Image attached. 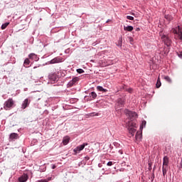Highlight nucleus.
Wrapping results in <instances>:
<instances>
[{
    "label": "nucleus",
    "mask_w": 182,
    "mask_h": 182,
    "mask_svg": "<svg viewBox=\"0 0 182 182\" xmlns=\"http://www.w3.org/2000/svg\"><path fill=\"white\" fill-rule=\"evenodd\" d=\"M18 137V134L11 133V134H10L9 139H10V140H14V139H17Z\"/></svg>",
    "instance_id": "nucleus-12"
},
{
    "label": "nucleus",
    "mask_w": 182,
    "mask_h": 182,
    "mask_svg": "<svg viewBox=\"0 0 182 182\" xmlns=\"http://www.w3.org/2000/svg\"><path fill=\"white\" fill-rule=\"evenodd\" d=\"M134 28L132 26H124V30L127 31L129 32H132L133 31Z\"/></svg>",
    "instance_id": "nucleus-16"
},
{
    "label": "nucleus",
    "mask_w": 182,
    "mask_h": 182,
    "mask_svg": "<svg viewBox=\"0 0 182 182\" xmlns=\"http://www.w3.org/2000/svg\"><path fill=\"white\" fill-rule=\"evenodd\" d=\"M127 92H129V93H132V88H128Z\"/></svg>",
    "instance_id": "nucleus-35"
},
{
    "label": "nucleus",
    "mask_w": 182,
    "mask_h": 182,
    "mask_svg": "<svg viewBox=\"0 0 182 182\" xmlns=\"http://www.w3.org/2000/svg\"><path fill=\"white\" fill-rule=\"evenodd\" d=\"M56 168V166L55 165H53L52 166V169H55Z\"/></svg>",
    "instance_id": "nucleus-38"
},
{
    "label": "nucleus",
    "mask_w": 182,
    "mask_h": 182,
    "mask_svg": "<svg viewBox=\"0 0 182 182\" xmlns=\"http://www.w3.org/2000/svg\"><path fill=\"white\" fill-rule=\"evenodd\" d=\"M29 106L28 100L26 99L24 101H23V103L21 105V109H25Z\"/></svg>",
    "instance_id": "nucleus-10"
},
{
    "label": "nucleus",
    "mask_w": 182,
    "mask_h": 182,
    "mask_svg": "<svg viewBox=\"0 0 182 182\" xmlns=\"http://www.w3.org/2000/svg\"><path fill=\"white\" fill-rule=\"evenodd\" d=\"M70 141V137L68 136H66L63 138V141H62L65 146H66Z\"/></svg>",
    "instance_id": "nucleus-14"
},
{
    "label": "nucleus",
    "mask_w": 182,
    "mask_h": 182,
    "mask_svg": "<svg viewBox=\"0 0 182 182\" xmlns=\"http://www.w3.org/2000/svg\"><path fill=\"white\" fill-rule=\"evenodd\" d=\"M124 113L126 116H127L130 119V121L126 123V127H127L129 134L131 135V136H134V134L136 132V128L138 125L136 122L133 121L138 117V115L136 112H133L132 111H130L129 109H125Z\"/></svg>",
    "instance_id": "nucleus-1"
},
{
    "label": "nucleus",
    "mask_w": 182,
    "mask_h": 182,
    "mask_svg": "<svg viewBox=\"0 0 182 182\" xmlns=\"http://www.w3.org/2000/svg\"><path fill=\"white\" fill-rule=\"evenodd\" d=\"M63 62V58L60 57H56L53 60H51L50 61V64H56V63H60Z\"/></svg>",
    "instance_id": "nucleus-7"
},
{
    "label": "nucleus",
    "mask_w": 182,
    "mask_h": 182,
    "mask_svg": "<svg viewBox=\"0 0 182 182\" xmlns=\"http://www.w3.org/2000/svg\"><path fill=\"white\" fill-rule=\"evenodd\" d=\"M154 178H155V177H154V174H153V176L151 177V178H152V181H153Z\"/></svg>",
    "instance_id": "nucleus-41"
},
{
    "label": "nucleus",
    "mask_w": 182,
    "mask_h": 182,
    "mask_svg": "<svg viewBox=\"0 0 182 182\" xmlns=\"http://www.w3.org/2000/svg\"><path fill=\"white\" fill-rule=\"evenodd\" d=\"M140 30V28H138L137 31Z\"/></svg>",
    "instance_id": "nucleus-43"
},
{
    "label": "nucleus",
    "mask_w": 182,
    "mask_h": 182,
    "mask_svg": "<svg viewBox=\"0 0 182 182\" xmlns=\"http://www.w3.org/2000/svg\"><path fill=\"white\" fill-rule=\"evenodd\" d=\"M30 64V60L28 58L25 59L23 65L24 67L27 68Z\"/></svg>",
    "instance_id": "nucleus-20"
},
{
    "label": "nucleus",
    "mask_w": 182,
    "mask_h": 182,
    "mask_svg": "<svg viewBox=\"0 0 182 182\" xmlns=\"http://www.w3.org/2000/svg\"><path fill=\"white\" fill-rule=\"evenodd\" d=\"M161 80H160V77H158L156 87L159 88V87H161Z\"/></svg>",
    "instance_id": "nucleus-24"
},
{
    "label": "nucleus",
    "mask_w": 182,
    "mask_h": 182,
    "mask_svg": "<svg viewBox=\"0 0 182 182\" xmlns=\"http://www.w3.org/2000/svg\"><path fill=\"white\" fill-rule=\"evenodd\" d=\"M99 116H100V114L98 112L97 113L92 112V113L87 114V117H99Z\"/></svg>",
    "instance_id": "nucleus-15"
},
{
    "label": "nucleus",
    "mask_w": 182,
    "mask_h": 182,
    "mask_svg": "<svg viewBox=\"0 0 182 182\" xmlns=\"http://www.w3.org/2000/svg\"><path fill=\"white\" fill-rule=\"evenodd\" d=\"M167 170L168 166H163L162 167V171H163V176H165L167 174Z\"/></svg>",
    "instance_id": "nucleus-18"
},
{
    "label": "nucleus",
    "mask_w": 182,
    "mask_h": 182,
    "mask_svg": "<svg viewBox=\"0 0 182 182\" xmlns=\"http://www.w3.org/2000/svg\"><path fill=\"white\" fill-rule=\"evenodd\" d=\"M36 68H37L36 67L34 68V69H36Z\"/></svg>",
    "instance_id": "nucleus-44"
},
{
    "label": "nucleus",
    "mask_w": 182,
    "mask_h": 182,
    "mask_svg": "<svg viewBox=\"0 0 182 182\" xmlns=\"http://www.w3.org/2000/svg\"><path fill=\"white\" fill-rule=\"evenodd\" d=\"M180 166H181V168H182V159H181V163H180Z\"/></svg>",
    "instance_id": "nucleus-40"
},
{
    "label": "nucleus",
    "mask_w": 182,
    "mask_h": 182,
    "mask_svg": "<svg viewBox=\"0 0 182 182\" xmlns=\"http://www.w3.org/2000/svg\"><path fill=\"white\" fill-rule=\"evenodd\" d=\"M129 38L130 43H132V42H133V38H132V37H129Z\"/></svg>",
    "instance_id": "nucleus-36"
},
{
    "label": "nucleus",
    "mask_w": 182,
    "mask_h": 182,
    "mask_svg": "<svg viewBox=\"0 0 182 182\" xmlns=\"http://www.w3.org/2000/svg\"><path fill=\"white\" fill-rule=\"evenodd\" d=\"M127 19H129V20H131V21H133V20H134V17L130 16H127Z\"/></svg>",
    "instance_id": "nucleus-31"
},
{
    "label": "nucleus",
    "mask_w": 182,
    "mask_h": 182,
    "mask_svg": "<svg viewBox=\"0 0 182 182\" xmlns=\"http://www.w3.org/2000/svg\"><path fill=\"white\" fill-rule=\"evenodd\" d=\"M146 122L144 120V121L142 122V127H146Z\"/></svg>",
    "instance_id": "nucleus-33"
},
{
    "label": "nucleus",
    "mask_w": 182,
    "mask_h": 182,
    "mask_svg": "<svg viewBox=\"0 0 182 182\" xmlns=\"http://www.w3.org/2000/svg\"><path fill=\"white\" fill-rule=\"evenodd\" d=\"M152 164L151 163H149V170L151 171L152 169L151 167Z\"/></svg>",
    "instance_id": "nucleus-34"
},
{
    "label": "nucleus",
    "mask_w": 182,
    "mask_h": 182,
    "mask_svg": "<svg viewBox=\"0 0 182 182\" xmlns=\"http://www.w3.org/2000/svg\"><path fill=\"white\" fill-rule=\"evenodd\" d=\"M164 18L165 19H167L168 21H171L173 19V17L169 14L165 15Z\"/></svg>",
    "instance_id": "nucleus-22"
},
{
    "label": "nucleus",
    "mask_w": 182,
    "mask_h": 182,
    "mask_svg": "<svg viewBox=\"0 0 182 182\" xmlns=\"http://www.w3.org/2000/svg\"><path fill=\"white\" fill-rule=\"evenodd\" d=\"M87 143H84L83 144H81L78 146H77L75 149H74V152L75 154H78L80 151H82L85 149V146H87Z\"/></svg>",
    "instance_id": "nucleus-5"
},
{
    "label": "nucleus",
    "mask_w": 182,
    "mask_h": 182,
    "mask_svg": "<svg viewBox=\"0 0 182 182\" xmlns=\"http://www.w3.org/2000/svg\"><path fill=\"white\" fill-rule=\"evenodd\" d=\"M141 139V133L140 132H136L135 139L136 141H140Z\"/></svg>",
    "instance_id": "nucleus-13"
},
{
    "label": "nucleus",
    "mask_w": 182,
    "mask_h": 182,
    "mask_svg": "<svg viewBox=\"0 0 182 182\" xmlns=\"http://www.w3.org/2000/svg\"><path fill=\"white\" fill-rule=\"evenodd\" d=\"M161 39L168 47L171 45V39L170 38V37H168V36L163 34L162 36H161Z\"/></svg>",
    "instance_id": "nucleus-4"
},
{
    "label": "nucleus",
    "mask_w": 182,
    "mask_h": 182,
    "mask_svg": "<svg viewBox=\"0 0 182 182\" xmlns=\"http://www.w3.org/2000/svg\"><path fill=\"white\" fill-rule=\"evenodd\" d=\"M28 58L30 59H32V60H36L37 58V55L36 54H34V53H31L29 55H28Z\"/></svg>",
    "instance_id": "nucleus-19"
},
{
    "label": "nucleus",
    "mask_w": 182,
    "mask_h": 182,
    "mask_svg": "<svg viewBox=\"0 0 182 182\" xmlns=\"http://www.w3.org/2000/svg\"><path fill=\"white\" fill-rule=\"evenodd\" d=\"M168 156H164L163 159V166L168 167Z\"/></svg>",
    "instance_id": "nucleus-11"
},
{
    "label": "nucleus",
    "mask_w": 182,
    "mask_h": 182,
    "mask_svg": "<svg viewBox=\"0 0 182 182\" xmlns=\"http://www.w3.org/2000/svg\"><path fill=\"white\" fill-rule=\"evenodd\" d=\"M48 79L52 82H55L57 80V74L51 73L48 75Z\"/></svg>",
    "instance_id": "nucleus-9"
},
{
    "label": "nucleus",
    "mask_w": 182,
    "mask_h": 182,
    "mask_svg": "<svg viewBox=\"0 0 182 182\" xmlns=\"http://www.w3.org/2000/svg\"><path fill=\"white\" fill-rule=\"evenodd\" d=\"M117 46L119 47H122V37L119 38V40L118 43H117Z\"/></svg>",
    "instance_id": "nucleus-26"
},
{
    "label": "nucleus",
    "mask_w": 182,
    "mask_h": 182,
    "mask_svg": "<svg viewBox=\"0 0 182 182\" xmlns=\"http://www.w3.org/2000/svg\"><path fill=\"white\" fill-rule=\"evenodd\" d=\"M28 180V176L27 174H23L21 177H19V182H26Z\"/></svg>",
    "instance_id": "nucleus-8"
},
{
    "label": "nucleus",
    "mask_w": 182,
    "mask_h": 182,
    "mask_svg": "<svg viewBox=\"0 0 182 182\" xmlns=\"http://www.w3.org/2000/svg\"><path fill=\"white\" fill-rule=\"evenodd\" d=\"M164 79L165 80H166L168 83L172 82V80L171 79V77L169 76H164Z\"/></svg>",
    "instance_id": "nucleus-21"
},
{
    "label": "nucleus",
    "mask_w": 182,
    "mask_h": 182,
    "mask_svg": "<svg viewBox=\"0 0 182 182\" xmlns=\"http://www.w3.org/2000/svg\"><path fill=\"white\" fill-rule=\"evenodd\" d=\"M110 21H111V20H108V21H106V23H108Z\"/></svg>",
    "instance_id": "nucleus-42"
},
{
    "label": "nucleus",
    "mask_w": 182,
    "mask_h": 182,
    "mask_svg": "<svg viewBox=\"0 0 182 182\" xmlns=\"http://www.w3.org/2000/svg\"><path fill=\"white\" fill-rule=\"evenodd\" d=\"M97 90H98L99 92H107V90L103 88L102 86H97Z\"/></svg>",
    "instance_id": "nucleus-17"
},
{
    "label": "nucleus",
    "mask_w": 182,
    "mask_h": 182,
    "mask_svg": "<svg viewBox=\"0 0 182 182\" xmlns=\"http://www.w3.org/2000/svg\"><path fill=\"white\" fill-rule=\"evenodd\" d=\"M118 104L119 105V107H122L124 101L122 100H119Z\"/></svg>",
    "instance_id": "nucleus-28"
},
{
    "label": "nucleus",
    "mask_w": 182,
    "mask_h": 182,
    "mask_svg": "<svg viewBox=\"0 0 182 182\" xmlns=\"http://www.w3.org/2000/svg\"><path fill=\"white\" fill-rule=\"evenodd\" d=\"M177 55L178 58H182V51H177Z\"/></svg>",
    "instance_id": "nucleus-29"
},
{
    "label": "nucleus",
    "mask_w": 182,
    "mask_h": 182,
    "mask_svg": "<svg viewBox=\"0 0 182 182\" xmlns=\"http://www.w3.org/2000/svg\"><path fill=\"white\" fill-rule=\"evenodd\" d=\"M76 71H77V73H79V74H82V73H84V72H85V71H84L82 69H81V68L77 69Z\"/></svg>",
    "instance_id": "nucleus-27"
},
{
    "label": "nucleus",
    "mask_w": 182,
    "mask_h": 182,
    "mask_svg": "<svg viewBox=\"0 0 182 182\" xmlns=\"http://www.w3.org/2000/svg\"><path fill=\"white\" fill-rule=\"evenodd\" d=\"M79 80H80V78H79L78 77H74L73 80H71L69 82L68 86H69L70 87H73L74 85H76Z\"/></svg>",
    "instance_id": "nucleus-6"
},
{
    "label": "nucleus",
    "mask_w": 182,
    "mask_h": 182,
    "mask_svg": "<svg viewBox=\"0 0 182 182\" xmlns=\"http://www.w3.org/2000/svg\"><path fill=\"white\" fill-rule=\"evenodd\" d=\"M119 153L120 154H123L122 150H119Z\"/></svg>",
    "instance_id": "nucleus-39"
},
{
    "label": "nucleus",
    "mask_w": 182,
    "mask_h": 182,
    "mask_svg": "<svg viewBox=\"0 0 182 182\" xmlns=\"http://www.w3.org/2000/svg\"><path fill=\"white\" fill-rule=\"evenodd\" d=\"M113 165V162L112 161H109L107 164V166H112Z\"/></svg>",
    "instance_id": "nucleus-30"
},
{
    "label": "nucleus",
    "mask_w": 182,
    "mask_h": 182,
    "mask_svg": "<svg viewBox=\"0 0 182 182\" xmlns=\"http://www.w3.org/2000/svg\"><path fill=\"white\" fill-rule=\"evenodd\" d=\"M14 104L15 101L13 100V98H9L4 103V109L8 110L9 109L12 108Z\"/></svg>",
    "instance_id": "nucleus-3"
},
{
    "label": "nucleus",
    "mask_w": 182,
    "mask_h": 182,
    "mask_svg": "<svg viewBox=\"0 0 182 182\" xmlns=\"http://www.w3.org/2000/svg\"><path fill=\"white\" fill-rule=\"evenodd\" d=\"M37 182H48L47 179H41L38 181Z\"/></svg>",
    "instance_id": "nucleus-32"
},
{
    "label": "nucleus",
    "mask_w": 182,
    "mask_h": 182,
    "mask_svg": "<svg viewBox=\"0 0 182 182\" xmlns=\"http://www.w3.org/2000/svg\"><path fill=\"white\" fill-rule=\"evenodd\" d=\"M173 33L175 35V39L182 41V28L178 26L176 29L173 30Z\"/></svg>",
    "instance_id": "nucleus-2"
},
{
    "label": "nucleus",
    "mask_w": 182,
    "mask_h": 182,
    "mask_svg": "<svg viewBox=\"0 0 182 182\" xmlns=\"http://www.w3.org/2000/svg\"><path fill=\"white\" fill-rule=\"evenodd\" d=\"M9 25V22L5 23L2 24L1 26V30H4L6 28H7Z\"/></svg>",
    "instance_id": "nucleus-23"
},
{
    "label": "nucleus",
    "mask_w": 182,
    "mask_h": 182,
    "mask_svg": "<svg viewBox=\"0 0 182 182\" xmlns=\"http://www.w3.org/2000/svg\"><path fill=\"white\" fill-rule=\"evenodd\" d=\"M51 180H52V177H48V178H47V179H46V181H48V182L50 181H51Z\"/></svg>",
    "instance_id": "nucleus-37"
},
{
    "label": "nucleus",
    "mask_w": 182,
    "mask_h": 182,
    "mask_svg": "<svg viewBox=\"0 0 182 182\" xmlns=\"http://www.w3.org/2000/svg\"><path fill=\"white\" fill-rule=\"evenodd\" d=\"M97 93L95 92H92L90 93V97H92L94 100L97 98Z\"/></svg>",
    "instance_id": "nucleus-25"
}]
</instances>
